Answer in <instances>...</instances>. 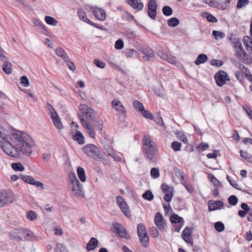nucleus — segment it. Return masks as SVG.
I'll use <instances>...</instances> for the list:
<instances>
[{
	"label": "nucleus",
	"mask_w": 252,
	"mask_h": 252,
	"mask_svg": "<svg viewBox=\"0 0 252 252\" xmlns=\"http://www.w3.org/2000/svg\"><path fill=\"white\" fill-rule=\"evenodd\" d=\"M181 143L178 142H174L172 143V148L174 151L180 150Z\"/></svg>",
	"instance_id": "56"
},
{
	"label": "nucleus",
	"mask_w": 252,
	"mask_h": 252,
	"mask_svg": "<svg viewBox=\"0 0 252 252\" xmlns=\"http://www.w3.org/2000/svg\"><path fill=\"white\" fill-rule=\"evenodd\" d=\"M150 232L151 235L154 237H157L159 235L158 231L156 227H152V228H151Z\"/></svg>",
	"instance_id": "59"
},
{
	"label": "nucleus",
	"mask_w": 252,
	"mask_h": 252,
	"mask_svg": "<svg viewBox=\"0 0 252 252\" xmlns=\"http://www.w3.org/2000/svg\"><path fill=\"white\" fill-rule=\"evenodd\" d=\"M138 54V52L134 49H129L126 51V55L128 58L137 57Z\"/></svg>",
	"instance_id": "35"
},
{
	"label": "nucleus",
	"mask_w": 252,
	"mask_h": 252,
	"mask_svg": "<svg viewBox=\"0 0 252 252\" xmlns=\"http://www.w3.org/2000/svg\"><path fill=\"white\" fill-rule=\"evenodd\" d=\"M95 18L100 21L104 20L106 18L105 11L103 9L95 7Z\"/></svg>",
	"instance_id": "19"
},
{
	"label": "nucleus",
	"mask_w": 252,
	"mask_h": 252,
	"mask_svg": "<svg viewBox=\"0 0 252 252\" xmlns=\"http://www.w3.org/2000/svg\"><path fill=\"white\" fill-rule=\"evenodd\" d=\"M223 202L221 201H216L209 207L210 211H214L215 210L220 209L223 206Z\"/></svg>",
	"instance_id": "28"
},
{
	"label": "nucleus",
	"mask_w": 252,
	"mask_h": 252,
	"mask_svg": "<svg viewBox=\"0 0 252 252\" xmlns=\"http://www.w3.org/2000/svg\"><path fill=\"white\" fill-rule=\"evenodd\" d=\"M53 122L56 128L58 129H61L63 127V125L60 118H59L58 120H56Z\"/></svg>",
	"instance_id": "62"
},
{
	"label": "nucleus",
	"mask_w": 252,
	"mask_h": 252,
	"mask_svg": "<svg viewBox=\"0 0 252 252\" xmlns=\"http://www.w3.org/2000/svg\"><path fill=\"white\" fill-rule=\"evenodd\" d=\"M78 16L80 18V19L84 21L85 20H87L86 18V15L85 14V13L84 12V11H82L81 10H79L78 11Z\"/></svg>",
	"instance_id": "64"
},
{
	"label": "nucleus",
	"mask_w": 252,
	"mask_h": 252,
	"mask_svg": "<svg viewBox=\"0 0 252 252\" xmlns=\"http://www.w3.org/2000/svg\"><path fill=\"white\" fill-rule=\"evenodd\" d=\"M108 155L111 157L114 160L116 161H120L122 160L121 157L115 153L114 151L112 153H109Z\"/></svg>",
	"instance_id": "54"
},
{
	"label": "nucleus",
	"mask_w": 252,
	"mask_h": 252,
	"mask_svg": "<svg viewBox=\"0 0 252 252\" xmlns=\"http://www.w3.org/2000/svg\"><path fill=\"white\" fill-rule=\"evenodd\" d=\"M69 186L71 188V190L74 196L76 197H82L84 196L83 191V187L78 180H77L76 182H74L73 183H70Z\"/></svg>",
	"instance_id": "7"
},
{
	"label": "nucleus",
	"mask_w": 252,
	"mask_h": 252,
	"mask_svg": "<svg viewBox=\"0 0 252 252\" xmlns=\"http://www.w3.org/2000/svg\"><path fill=\"white\" fill-rule=\"evenodd\" d=\"M229 40L231 41V45L235 50L242 46L240 39L232 35L229 37Z\"/></svg>",
	"instance_id": "18"
},
{
	"label": "nucleus",
	"mask_w": 252,
	"mask_h": 252,
	"mask_svg": "<svg viewBox=\"0 0 252 252\" xmlns=\"http://www.w3.org/2000/svg\"><path fill=\"white\" fill-rule=\"evenodd\" d=\"M161 189L163 193H166L169 192H173V189L168 186L166 184H162L161 186Z\"/></svg>",
	"instance_id": "40"
},
{
	"label": "nucleus",
	"mask_w": 252,
	"mask_h": 252,
	"mask_svg": "<svg viewBox=\"0 0 252 252\" xmlns=\"http://www.w3.org/2000/svg\"><path fill=\"white\" fill-rule=\"evenodd\" d=\"M212 34L213 36H214L216 40L222 39L225 36V34L224 32L217 31H213L212 32Z\"/></svg>",
	"instance_id": "31"
},
{
	"label": "nucleus",
	"mask_w": 252,
	"mask_h": 252,
	"mask_svg": "<svg viewBox=\"0 0 252 252\" xmlns=\"http://www.w3.org/2000/svg\"><path fill=\"white\" fill-rule=\"evenodd\" d=\"M8 133L4 128L0 126V145L6 154L19 158L21 153L26 156L32 153L31 138L27 133L14 129L11 132L10 137Z\"/></svg>",
	"instance_id": "1"
},
{
	"label": "nucleus",
	"mask_w": 252,
	"mask_h": 252,
	"mask_svg": "<svg viewBox=\"0 0 252 252\" xmlns=\"http://www.w3.org/2000/svg\"><path fill=\"white\" fill-rule=\"evenodd\" d=\"M215 79L217 85L220 86H222L226 83V80H229L226 73L223 71H219L215 75Z\"/></svg>",
	"instance_id": "8"
},
{
	"label": "nucleus",
	"mask_w": 252,
	"mask_h": 252,
	"mask_svg": "<svg viewBox=\"0 0 252 252\" xmlns=\"http://www.w3.org/2000/svg\"><path fill=\"white\" fill-rule=\"evenodd\" d=\"M113 229L114 232L118 233L120 237L125 238L126 236V230L125 227L119 223H115L113 225Z\"/></svg>",
	"instance_id": "11"
},
{
	"label": "nucleus",
	"mask_w": 252,
	"mask_h": 252,
	"mask_svg": "<svg viewBox=\"0 0 252 252\" xmlns=\"http://www.w3.org/2000/svg\"><path fill=\"white\" fill-rule=\"evenodd\" d=\"M151 176L152 178L156 179L159 176V172L158 168H153L150 172Z\"/></svg>",
	"instance_id": "42"
},
{
	"label": "nucleus",
	"mask_w": 252,
	"mask_h": 252,
	"mask_svg": "<svg viewBox=\"0 0 252 252\" xmlns=\"http://www.w3.org/2000/svg\"><path fill=\"white\" fill-rule=\"evenodd\" d=\"M86 248L88 251L94 250V237H92L87 243Z\"/></svg>",
	"instance_id": "37"
},
{
	"label": "nucleus",
	"mask_w": 252,
	"mask_h": 252,
	"mask_svg": "<svg viewBox=\"0 0 252 252\" xmlns=\"http://www.w3.org/2000/svg\"><path fill=\"white\" fill-rule=\"evenodd\" d=\"M21 83L25 87H28L30 85L29 80L28 78L23 76L21 78Z\"/></svg>",
	"instance_id": "53"
},
{
	"label": "nucleus",
	"mask_w": 252,
	"mask_h": 252,
	"mask_svg": "<svg viewBox=\"0 0 252 252\" xmlns=\"http://www.w3.org/2000/svg\"><path fill=\"white\" fill-rule=\"evenodd\" d=\"M215 228L219 232H221L224 229V224L220 221H218L215 223Z\"/></svg>",
	"instance_id": "43"
},
{
	"label": "nucleus",
	"mask_w": 252,
	"mask_h": 252,
	"mask_svg": "<svg viewBox=\"0 0 252 252\" xmlns=\"http://www.w3.org/2000/svg\"><path fill=\"white\" fill-rule=\"evenodd\" d=\"M119 206L120 207V208H121V210L124 213V214L127 218L131 217L130 211H129V208L127 206L126 202H125V204H123V203H122V206Z\"/></svg>",
	"instance_id": "29"
},
{
	"label": "nucleus",
	"mask_w": 252,
	"mask_h": 252,
	"mask_svg": "<svg viewBox=\"0 0 252 252\" xmlns=\"http://www.w3.org/2000/svg\"><path fill=\"white\" fill-rule=\"evenodd\" d=\"M66 63V65L72 71H74L76 69V67L75 64L69 61V59L68 58V61H65Z\"/></svg>",
	"instance_id": "58"
},
{
	"label": "nucleus",
	"mask_w": 252,
	"mask_h": 252,
	"mask_svg": "<svg viewBox=\"0 0 252 252\" xmlns=\"http://www.w3.org/2000/svg\"><path fill=\"white\" fill-rule=\"evenodd\" d=\"M235 50L236 51V56L240 61L247 64H251L252 63V58H250L249 56L246 54L243 48V46Z\"/></svg>",
	"instance_id": "6"
},
{
	"label": "nucleus",
	"mask_w": 252,
	"mask_h": 252,
	"mask_svg": "<svg viewBox=\"0 0 252 252\" xmlns=\"http://www.w3.org/2000/svg\"><path fill=\"white\" fill-rule=\"evenodd\" d=\"M142 197L145 199L151 201L154 198V195L151 191L147 190L142 194Z\"/></svg>",
	"instance_id": "39"
},
{
	"label": "nucleus",
	"mask_w": 252,
	"mask_h": 252,
	"mask_svg": "<svg viewBox=\"0 0 252 252\" xmlns=\"http://www.w3.org/2000/svg\"><path fill=\"white\" fill-rule=\"evenodd\" d=\"M77 173L80 181L81 182H85L86 179V177L83 168L81 167H78L77 169Z\"/></svg>",
	"instance_id": "26"
},
{
	"label": "nucleus",
	"mask_w": 252,
	"mask_h": 252,
	"mask_svg": "<svg viewBox=\"0 0 252 252\" xmlns=\"http://www.w3.org/2000/svg\"><path fill=\"white\" fill-rule=\"evenodd\" d=\"M127 2L134 9L137 10H142L144 6L143 3L138 2L137 0H127Z\"/></svg>",
	"instance_id": "17"
},
{
	"label": "nucleus",
	"mask_w": 252,
	"mask_h": 252,
	"mask_svg": "<svg viewBox=\"0 0 252 252\" xmlns=\"http://www.w3.org/2000/svg\"><path fill=\"white\" fill-rule=\"evenodd\" d=\"M238 202V199L235 195H231L228 198V202L231 205H235Z\"/></svg>",
	"instance_id": "50"
},
{
	"label": "nucleus",
	"mask_w": 252,
	"mask_h": 252,
	"mask_svg": "<svg viewBox=\"0 0 252 252\" xmlns=\"http://www.w3.org/2000/svg\"><path fill=\"white\" fill-rule=\"evenodd\" d=\"M68 177L70 183H73L74 182H76L78 180L75 173L73 172H69Z\"/></svg>",
	"instance_id": "52"
},
{
	"label": "nucleus",
	"mask_w": 252,
	"mask_h": 252,
	"mask_svg": "<svg viewBox=\"0 0 252 252\" xmlns=\"http://www.w3.org/2000/svg\"><path fill=\"white\" fill-rule=\"evenodd\" d=\"M157 4L155 0H149L148 3V15L153 19L156 18Z\"/></svg>",
	"instance_id": "9"
},
{
	"label": "nucleus",
	"mask_w": 252,
	"mask_h": 252,
	"mask_svg": "<svg viewBox=\"0 0 252 252\" xmlns=\"http://www.w3.org/2000/svg\"><path fill=\"white\" fill-rule=\"evenodd\" d=\"M143 143L144 157L147 159L153 161L158 150L156 143L149 135L144 136Z\"/></svg>",
	"instance_id": "2"
},
{
	"label": "nucleus",
	"mask_w": 252,
	"mask_h": 252,
	"mask_svg": "<svg viewBox=\"0 0 252 252\" xmlns=\"http://www.w3.org/2000/svg\"><path fill=\"white\" fill-rule=\"evenodd\" d=\"M179 23V20L176 18H172L168 20V24L170 27L177 26Z\"/></svg>",
	"instance_id": "38"
},
{
	"label": "nucleus",
	"mask_w": 252,
	"mask_h": 252,
	"mask_svg": "<svg viewBox=\"0 0 252 252\" xmlns=\"http://www.w3.org/2000/svg\"><path fill=\"white\" fill-rule=\"evenodd\" d=\"M15 199L13 192L9 190L0 191V208L12 204Z\"/></svg>",
	"instance_id": "3"
},
{
	"label": "nucleus",
	"mask_w": 252,
	"mask_h": 252,
	"mask_svg": "<svg viewBox=\"0 0 252 252\" xmlns=\"http://www.w3.org/2000/svg\"><path fill=\"white\" fill-rule=\"evenodd\" d=\"M162 12L166 16H170L172 13V10L169 6H165L162 8Z\"/></svg>",
	"instance_id": "46"
},
{
	"label": "nucleus",
	"mask_w": 252,
	"mask_h": 252,
	"mask_svg": "<svg viewBox=\"0 0 252 252\" xmlns=\"http://www.w3.org/2000/svg\"><path fill=\"white\" fill-rule=\"evenodd\" d=\"M79 108L80 113L78 115H79L80 120L81 118H83L84 120L85 118H86L87 119L86 121L87 122H91L94 120V110L85 104L80 105Z\"/></svg>",
	"instance_id": "4"
},
{
	"label": "nucleus",
	"mask_w": 252,
	"mask_h": 252,
	"mask_svg": "<svg viewBox=\"0 0 252 252\" xmlns=\"http://www.w3.org/2000/svg\"><path fill=\"white\" fill-rule=\"evenodd\" d=\"M83 152L88 156L94 158V145L88 144L83 148Z\"/></svg>",
	"instance_id": "16"
},
{
	"label": "nucleus",
	"mask_w": 252,
	"mask_h": 252,
	"mask_svg": "<svg viewBox=\"0 0 252 252\" xmlns=\"http://www.w3.org/2000/svg\"><path fill=\"white\" fill-rule=\"evenodd\" d=\"M32 23L34 24V25L35 26L38 27L39 29H42L44 31L43 32H46L47 31L45 29L44 25L41 23L39 21L36 19H32Z\"/></svg>",
	"instance_id": "36"
},
{
	"label": "nucleus",
	"mask_w": 252,
	"mask_h": 252,
	"mask_svg": "<svg viewBox=\"0 0 252 252\" xmlns=\"http://www.w3.org/2000/svg\"><path fill=\"white\" fill-rule=\"evenodd\" d=\"M27 218L28 220L33 221L36 219V214L34 211H30L27 213Z\"/></svg>",
	"instance_id": "41"
},
{
	"label": "nucleus",
	"mask_w": 252,
	"mask_h": 252,
	"mask_svg": "<svg viewBox=\"0 0 252 252\" xmlns=\"http://www.w3.org/2000/svg\"><path fill=\"white\" fill-rule=\"evenodd\" d=\"M182 184L189 192L191 193L193 191L194 189L189 184H187L186 181H182Z\"/></svg>",
	"instance_id": "57"
},
{
	"label": "nucleus",
	"mask_w": 252,
	"mask_h": 252,
	"mask_svg": "<svg viewBox=\"0 0 252 252\" xmlns=\"http://www.w3.org/2000/svg\"><path fill=\"white\" fill-rule=\"evenodd\" d=\"M124 46V42L122 39H119L116 41L115 44V47L116 49H117V50L122 49V48H123Z\"/></svg>",
	"instance_id": "48"
},
{
	"label": "nucleus",
	"mask_w": 252,
	"mask_h": 252,
	"mask_svg": "<svg viewBox=\"0 0 252 252\" xmlns=\"http://www.w3.org/2000/svg\"><path fill=\"white\" fill-rule=\"evenodd\" d=\"M243 43L248 52H252V40L248 36L243 38Z\"/></svg>",
	"instance_id": "24"
},
{
	"label": "nucleus",
	"mask_w": 252,
	"mask_h": 252,
	"mask_svg": "<svg viewBox=\"0 0 252 252\" xmlns=\"http://www.w3.org/2000/svg\"><path fill=\"white\" fill-rule=\"evenodd\" d=\"M222 64V62L220 60L214 59L211 61V64L213 65L220 66Z\"/></svg>",
	"instance_id": "60"
},
{
	"label": "nucleus",
	"mask_w": 252,
	"mask_h": 252,
	"mask_svg": "<svg viewBox=\"0 0 252 252\" xmlns=\"http://www.w3.org/2000/svg\"><path fill=\"white\" fill-rule=\"evenodd\" d=\"M137 233L141 243L144 247H146L149 243V237L143 224L139 223L138 224Z\"/></svg>",
	"instance_id": "5"
},
{
	"label": "nucleus",
	"mask_w": 252,
	"mask_h": 252,
	"mask_svg": "<svg viewBox=\"0 0 252 252\" xmlns=\"http://www.w3.org/2000/svg\"><path fill=\"white\" fill-rule=\"evenodd\" d=\"M165 61L173 64H175L178 62L175 57L169 55H168L167 58L165 59Z\"/></svg>",
	"instance_id": "47"
},
{
	"label": "nucleus",
	"mask_w": 252,
	"mask_h": 252,
	"mask_svg": "<svg viewBox=\"0 0 252 252\" xmlns=\"http://www.w3.org/2000/svg\"><path fill=\"white\" fill-rule=\"evenodd\" d=\"M56 54L59 57L62 58L64 61H68V56L63 48L61 47L57 48L56 49Z\"/></svg>",
	"instance_id": "21"
},
{
	"label": "nucleus",
	"mask_w": 252,
	"mask_h": 252,
	"mask_svg": "<svg viewBox=\"0 0 252 252\" xmlns=\"http://www.w3.org/2000/svg\"><path fill=\"white\" fill-rule=\"evenodd\" d=\"M11 167L13 170L16 171H23L25 170V167L20 162L12 163Z\"/></svg>",
	"instance_id": "30"
},
{
	"label": "nucleus",
	"mask_w": 252,
	"mask_h": 252,
	"mask_svg": "<svg viewBox=\"0 0 252 252\" xmlns=\"http://www.w3.org/2000/svg\"><path fill=\"white\" fill-rule=\"evenodd\" d=\"M219 151L215 150L213 151L212 153H209L207 155V157L209 158H216L217 157Z\"/></svg>",
	"instance_id": "61"
},
{
	"label": "nucleus",
	"mask_w": 252,
	"mask_h": 252,
	"mask_svg": "<svg viewBox=\"0 0 252 252\" xmlns=\"http://www.w3.org/2000/svg\"><path fill=\"white\" fill-rule=\"evenodd\" d=\"M3 71L7 74H9L12 72V68L11 63L7 61H5L2 65Z\"/></svg>",
	"instance_id": "25"
},
{
	"label": "nucleus",
	"mask_w": 252,
	"mask_h": 252,
	"mask_svg": "<svg viewBox=\"0 0 252 252\" xmlns=\"http://www.w3.org/2000/svg\"><path fill=\"white\" fill-rule=\"evenodd\" d=\"M243 108L247 114L249 116V118L252 119V110L247 105H244L243 106Z\"/></svg>",
	"instance_id": "49"
},
{
	"label": "nucleus",
	"mask_w": 252,
	"mask_h": 252,
	"mask_svg": "<svg viewBox=\"0 0 252 252\" xmlns=\"http://www.w3.org/2000/svg\"><path fill=\"white\" fill-rule=\"evenodd\" d=\"M139 51L145 55L143 57L145 61H149L154 56L153 50L150 47H141Z\"/></svg>",
	"instance_id": "12"
},
{
	"label": "nucleus",
	"mask_w": 252,
	"mask_h": 252,
	"mask_svg": "<svg viewBox=\"0 0 252 252\" xmlns=\"http://www.w3.org/2000/svg\"><path fill=\"white\" fill-rule=\"evenodd\" d=\"M173 196V192H169L165 193V195L164 196V199L167 202H169L171 201L172 198Z\"/></svg>",
	"instance_id": "55"
},
{
	"label": "nucleus",
	"mask_w": 252,
	"mask_h": 252,
	"mask_svg": "<svg viewBox=\"0 0 252 252\" xmlns=\"http://www.w3.org/2000/svg\"><path fill=\"white\" fill-rule=\"evenodd\" d=\"M73 139L81 145L85 143L84 137L80 131H76L75 134L73 135Z\"/></svg>",
	"instance_id": "20"
},
{
	"label": "nucleus",
	"mask_w": 252,
	"mask_h": 252,
	"mask_svg": "<svg viewBox=\"0 0 252 252\" xmlns=\"http://www.w3.org/2000/svg\"><path fill=\"white\" fill-rule=\"evenodd\" d=\"M208 60V57L207 55L202 54H200L197 58L196 60L195 61V63L196 65L200 64L201 63H203L206 62Z\"/></svg>",
	"instance_id": "27"
},
{
	"label": "nucleus",
	"mask_w": 252,
	"mask_h": 252,
	"mask_svg": "<svg viewBox=\"0 0 252 252\" xmlns=\"http://www.w3.org/2000/svg\"><path fill=\"white\" fill-rule=\"evenodd\" d=\"M111 105L112 107L117 111L122 114L126 113V108L120 101L117 99L113 100L112 101Z\"/></svg>",
	"instance_id": "14"
},
{
	"label": "nucleus",
	"mask_w": 252,
	"mask_h": 252,
	"mask_svg": "<svg viewBox=\"0 0 252 252\" xmlns=\"http://www.w3.org/2000/svg\"><path fill=\"white\" fill-rule=\"evenodd\" d=\"M192 229L186 227L182 233L183 239L188 243L193 245V240L191 236Z\"/></svg>",
	"instance_id": "13"
},
{
	"label": "nucleus",
	"mask_w": 252,
	"mask_h": 252,
	"mask_svg": "<svg viewBox=\"0 0 252 252\" xmlns=\"http://www.w3.org/2000/svg\"><path fill=\"white\" fill-rule=\"evenodd\" d=\"M154 221L156 226L160 230L163 231L165 230L166 223L160 213H157L156 214Z\"/></svg>",
	"instance_id": "10"
},
{
	"label": "nucleus",
	"mask_w": 252,
	"mask_h": 252,
	"mask_svg": "<svg viewBox=\"0 0 252 252\" xmlns=\"http://www.w3.org/2000/svg\"><path fill=\"white\" fill-rule=\"evenodd\" d=\"M21 233L25 240H31L34 236V234L32 232L26 229H21Z\"/></svg>",
	"instance_id": "22"
},
{
	"label": "nucleus",
	"mask_w": 252,
	"mask_h": 252,
	"mask_svg": "<svg viewBox=\"0 0 252 252\" xmlns=\"http://www.w3.org/2000/svg\"><path fill=\"white\" fill-rule=\"evenodd\" d=\"M170 219L171 222L176 223L180 222L182 218L176 214H174L171 216Z\"/></svg>",
	"instance_id": "44"
},
{
	"label": "nucleus",
	"mask_w": 252,
	"mask_h": 252,
	"mask_svg": "<svg viewBox=\"0 0 252 252\" xmlns=\"http://www.w3.org/2000/svg\"><path fill=\"white\" fill-rule=\"evenodd\" d=\"M27 183L31 184L32 185L35 186L37 187H41L43 188L44 184L39 181H35V180L30 176H29V177L27 179L26 181Z\"/></svg>",
	"instance_id": "23"
},
{
	"label": "nucleus",
	"mask_w": 252,
	"mask_h": 252,
	"mask_svg": "<svg viewBox=\"0 0 252 252\" xmlns=\"http://www.w3.org/2000/svg\"><path fill=\"white\" fill-rule=\"evenodd\" d=\"M81 122L82 125L86 129L90 137L94 138V132L89 123L82 118H81Z\"/></svg>",
	"instance_id": "15"
},
{
	"label": "nucleus",
	"mask_w": 252,
	"mask_h": 252,
	"mask_svg": "<svg viewBox=\"0 0 252 252\" xmlns=\"http://www.w3.org/2000/svg\"><path fill=\"white\" fill-rule=\"evenodd\" d=\"M249 3V0H238L237 4V8L240 9L248 5Z\"/></svg>",
	"instance_id": "45"
},
{
	"label": "nucleus",
	"mask_w": 252,
	"mask_h": 252,
	"mask_svg": "<svg viewBox=\"0 0 252 252\" xmlns=\"http://www.w3.org/2000/svg\"><path fill=\"white\" fill-rule=\"evenodd\" d=\"M133 105L134 108L139 112H141L142 110H144V106L143 104L138 100H134L133 102Z\"/></svg>",
	"instance_id": "32"
},
{
	"label": "nucleus",
	"mask_w": 252,
	"mask_h": 252,
	"mask_svg": "<svg viewBox=\"0 0 252 252\" xmlns=\"http://www.w3.org/2000/svg\"><path fill=\"white\" fill-rule=\"evenodd\" d=\"M203 2L211 6L216 7L217 5V2L215 0H203Z\"/></svg>",
	"instance_id": "63"
},
{
	"label": "nucleus",
	"mask_w": 252,
	"mask_h": 252,
	"mask_svg": "<svg viewBox=\"0 0 252 252\" xmlns=\"http://www.w3.org/2000/svg\"><path fill=\"white\" fill-rule=\"evenodd\" d=\"M140 113H141L143 117L146 118H148L151 120L153 119L152 114L148 110H145L144 109V110H142Z\"/></svg>",
	"instance_id": "51"
},
{
	"label": "nucleus",
	"mask_w": 252,
	"mask_h": 252,
	"mask_svg": "<svg viewBox=\"0 0 252 252\" xmlns=\"http://www.w3.org/2000/svg\"><path fill=\"white\" fill-rule=\"evenodd\" d=\"M240 156L242 158L246 159L248 162L252 163V157L248 154L247 152H244L242 150L240 151Z\"/></svg>",
	"instance_id": "34"
},
{
	"label": "nucleus",
	"mask_w": 252,
	"mask_h": 252,
	"mask_svg": "<svg viewBox=\"0 0 252 252\" xmlns=\"http://www.w3.org/2000/svg\"><path fill=\"white\" fill-rule=\"evenodd\" d=\"M45 21L48 24L52 26H56L58 23L55 18L49 16H45Z\"/></svg>",
	"instance_id": "33"
}]
</instances>
